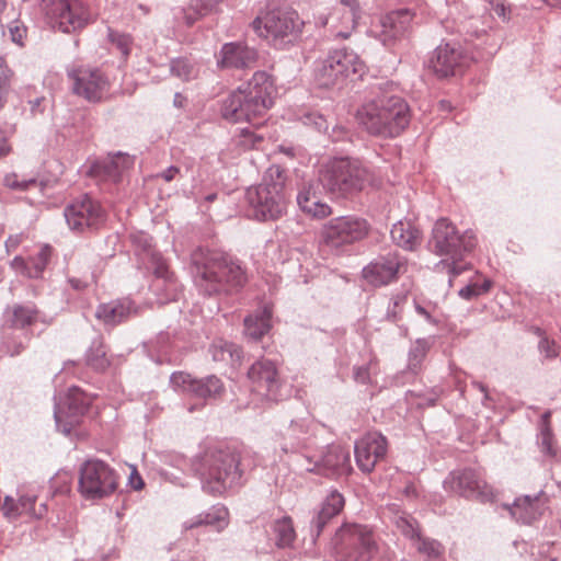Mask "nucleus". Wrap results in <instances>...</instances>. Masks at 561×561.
<instances>
[{
	"label": "nucleus",
	"mask_w": 561,
	"mask_h": 561,
	"mask_svg": "<svg viewBox=\"0 0 561 561\" xmlns=\"http://www.w3.org/2000/svg\"><path fill=\"white\" fill-rule=\"evenodd\" d=\"M275 95L273 78L265 71H256L244 85L224 101L222 117L231 123L248 122L260 127L274 104Z\"/></svg>",
	"instance_id": "obj_1"
},
{
	"label": "nucleus",
	"mask_w": 561,
	"mask_h": 561,
	"mask_svg": "<svg viewBox=\"0 0 561 561\" xmlns=\"http://www.w3.org/2000/svg\"><path fill=\"white\" fill-rule=\"evenodd\" d=\"M356 117L367 133L393 138L409 125L410 110L402 98L382 95L363 104Z\"/></svg>",
	"instance_id": "obj_2"
},
{
	"label": "nucleus",
	"mask_w": 561,
	"mask_h": 561,
	"mask_svg": "<svg viewBox=\"0 0 561 561\" xmlns=\"http://www.w3.org/2000/svg\"><path fill=\"white\" fill-rule=\"evenodd\" d=\"M192 263L196 277L209 294L242 286L247 280L241 265L218 251L197 249L192 253Z\"/></svg>",
	"instance_id": "obj_3"
},
{
	"label": "nucleus",
	"mask_w": 561,
	"mask_h": 561,
	"mask_svg": "<svg viewBox=\"0 0 561 561\" xmlns=\"http://www.w3.org/2000/svg\"><path fill=\"white\" fill-rule=\"evenodd\" d=\"M285 182L284 170L278 165H272L266 170L263 182L248 191V201L257 219L274 220L286 213Z\"/></svg>",
	"instance_id": "obj_4"
},
{
	"label": "nucleus",
	"mask_w": 561,
	"mask_h": 561,
	"mask_svg": "<svg viewBox=\"0 0 561 561\" xmlns=\"http://www.w3.org/2000/svg\"><path fill=\"white\" fill-rule=\"evenodd\" d=\"M319 181L330 193L346 196L364 190L370 173L356 159L333 158L322 164Z\"/></svg>",
	"instance_id": "obj_5"
},
{
	"label": "nucleus",
	"mask_w": 561,
	"mask_h": 561,
	"mask_svg": "<svg viewBox=\"0 0 561 561\" xmlns=\"http://www.w3.org/2000/svg\"><path fill=\"white\" fill-rule=\"evenodd\" d=\"M432 244L435 253L450 260V263H446V265L449 273L457 276L468 268L466 264H461V261L466 253L474 249L477 239L470 230L459 234L456 226L450 220L440 218L434 225Z\"/></svg>",
	"instance_id": "obj_6"
},
{
	"label": "nucleus",
	"mask_w": 561,
	"mask_h": 561,
	"mask_svg": "<svg viewBox=\"0 0 561 561\" xmlns=\"http://www.w3.org/2000/svg\"><path fill=\"white\" fill-rule=\"evenodd\" d=\"M239 461V455L229 448L207 451L202 469L204 489L214 495L222 494L240 478Z\"/></svg>",
	"instance_id": "obj_7"
},
{
	"label": "nucleus",
	"mask_w": 561,
	"mask_h": 561,
	"mask_svg": "<svg viewBox=\"0 0 561 561\" xmlns=\"http://www.w3.org/2000/svg\"><path fill=\"white\" fill-rule=\"evenodd\" d=\"M364 70L365 65L357 54L347 49H336L317 61L314 80L320 87L331 88L343 83L351 76H362Z\"/></svg>",
	"instance_id": "obj_8"
},
{
	"label": "nucleus",
	"mask_w": 561,
	"mask_h": 561,
	"mask_svg": "<svg viewBox=\"0 0 561 561\" xmlns=\"http://www.w3.org/2000/svg\"><path fill=\"white\" fill-rule=\"evenodd\" d=\"M336 540L341 561H370L378 552L374 531L365 525L344 524Z\"/></svg>",
	"instance_id": "obj_9"
},
{
	"label": "nucleus",
	"mask_w": 561,
	"mask_h": 561,
	"mask_svg": "<svg viewBox=\"0 0 561 561\" xmlns=\"http://www.w3.org/2000/svg\"><path fill=\"white\" fill-rule=\"evenodd\" d=\"M118 488V476L101 460H88L80 467L78 490L85 500H101Z\"/></svg>",
	"instance_id": "obj_10"
},
{
	"label": "nucleus",
	"mask_w": 561,
	"mask_h": 561,
	"mask_svg": "<svg viewBox=\"0 0 561 561\" xmlns=\"http://www.w3.org/2000/svg\"><path fill=\"white\" fill-rule=\"evenodd\" d=\"M304 24L297 11L289 8L266 11L252 23L260 37L275 42L298 36L302 32Z\"/></svg>",
	"instance_id": "obj_11"
},
{
	"label": "nucleus",
	"mask_w": 561,
	"mask_h": 561,
	"mask_svg": "<svg viewBox=\"0 0 561 561\" xmlns=\"http://www.w3.org/2000/svg\"><path fill=\"white\" fill-rule=\"evenodd\" d=\"M44 10L53 27L64 33L75 32L89 22V12L79 0H43Z\"/></svg>",
	"instance_id": "obj_12"
},
{
	"label": "nucleus",
	"mask_w": 561,
	"mask_h": 561,
	"mask_svg": "<svg viewBox=\"0 0 561 561\" xmlns=\"http://www.w3.org/2000/svg\"><path fill=\"white\" fill-rule=\"evenodd\" d=\"M368 232L366 220L342 216L329 220L320 231L321 241L330 248H340L362 240Z\"/></svg>",
	"instance_id": "obj_13"
},
{
	"label": "nucleus",
	"mask_w": 561,
	"mask_h": 561,
	"mask_svg": "<svg viewBox=\"0 0 561 561\" xmlns=\"http://www.w3.org/2000/svg\"><path fill=\"white\" fill-rule=\"evenodd\" d=\"M357 0H340L328 15L319 16L318 23L325 27L336 38H348L359 19Z\"/></svg>",
	"instance_id": "obj_14"
},
{
	"label": "nucleus",
	"mask_w": 561,
	"mask_h": 561,
	"mask_svg": "<svg viewBox=\"0 0 561 561\" xmlns=\"http://www.w3.org/2000/svg\"><path fill=\"white\" fill-rule=\"evenodd\" d=\"M444 485L447 491L482 502L492 501L495 497L494 489L483 480L478 471L472 469L450 473Z\"/></svg>",
	"instance_id": "obj_15"
},
{
	"label": "nucleus",
	"mask_w": 561,
	"mask_h": 561,
	"mask_svg": "<svg viewBox=\"0 0 561 561\" xmlns=\"http://www.w3.org/2000/svg\"><path fill=\"white\" fill-rule=\"evenodd\" d=\"M414 14L408 9L389 12L373 24L371 33L385 46H393L411 28Z\"/></svg>",
	"instance_id": "obj_16"
},
{
	"label": "nucleus",
	"mask_w": 561,
	"mask_h": 561,
	"mask_svg": "<svg viewBox=\"0 0 561 561\" xmlns=\"http://www.w3.org/2000/svg\"><path fill=\"white\" fill-rule=\"evenodd\" d=\"M73 92L90 102H99L110 90L107 78L94 68H77L69 72Z\"/></svg>",
	"instance_id": "obj_17"
},
{
	"label": "nucleus",
	"mask_w": 561,
	"mask_h": 561,
	"mask_svg": "<svg viewBox=\"0 0 561 561\" xmlns=\"http://www.w3.org/2000/svg\"><path fill=\"white\" fill-rule=\"evenodd\" d=\"M65 217L72 230L82 231L88 227H96L102 224L105 214L99 202L83 196L66 208Z\"/></svg>",
	"instance_id": "obj_18"
},
{
	"label": "nucleus",
	"mask_w": 561,
	"mask_h": 561,
	"mask_svg": "<svg viewBox=\"0 0 561 561\" xmlns=\"http://www.w3.org/2000/svg\"><path fill=\"white\" fill-rule=\"evenodd\" d=\"M401 272H405V261L397 253H389L367 265L363 277L368 284L380 287L393 282Z\"/></svg>",
	"instance_id": "obj_19"
},
{
	"label": "nucleus",
	"mask_w": 561,
	"mask_h": 561,
	"mask_svg": "<svg viewBox=\"0 0 561 561\" xmlns=\"http://www.w3.org/2000/svg\"><path fill=\"white\" fill-rule=\"evenodd\" d=\"M252 388L271 400L279 399V378L275 364L267 359L255 362L248 371Z\"/></svg>",
	"instance_id": "obj_20"
},
{
	"label": "nucleus",
	"mask_w": 561,
	"mask_h": 561,
	"mask_svg": "<svg viewBox=\"0 0 561 561\" xmlns=\"http://www.w3.org/2000/svg\"><path fill=\"white\" fill-rule=\"evenodd\" d=\"M467 61L468 58L460 47L445 44L436 48L428 67L436 76L446 78L460 73Z\"/></svg>",
	"instance_id": "obj_21"
},
{
	"label": "nucleus",
	"mask_w": 561,
	"mask_h": 561,
	"mask_svg": "<svg viewBox=\"0 0 561 561\" xmlns=\"http://www.w3.org/2000/svg\"><path fill=\"white\" fill-rule=\"evenodd\" d=\"M387 453V440L378 433H369L355 445V458L364 472H371Z\"/></svg>",
	"instance_id": "obj_22"
},
{
	"label": "nucleus",
	"mask_w": 561,
	"mask_h": 561,
	"mask_svg": "<svg viewBox=\"0 0 561 561\" xmlns=\"http://www.w3.org/2000/svg\"><path fill=\"white\" fill-rule=\"evenodd\" d=\"M299 210L308 218L322 220L332 214L331 206L324 201L319 183L304 184L297 194Z\"/></svg>",
	"instance_id": "obj_23"
},
{
	"label": "nucleus",
	"mask_w": 561,
	"mask_h": 561,
	"mask_svg": "<svg viewBox=\"0 0 561 561\" xmlns=\"http://www.w3.org/2000/svg\"><path fill=\"white\" fill-rule=\"evenodd\" d=\"M92 403V398L78 387H71L67 390L59 410L56 412V421L70 427L77 425L80 417L85 414Z\"/></svg>",
	"instance_id": "obj_24"
},
{
	"label": "nucleus",
	"mask_w": 561,
	"mask_h": 561,
	"mask_svg": "<svg viewBox=\"0 0 561 561\" xmlns=\"http://www.w3.org/2000/svg\"><path fill=\"white\" fill-rule=\"evenodd\" d=\"M547 504L548 497L540 493L534 497L529 495L517 497L512 505H505V508L517 522L531 524L545 513Z\"/></svg>",
	"instance_id": "obj_25"
},
{
	"label": "nucleus",
	"mask_w": 561,
	"mask_h": 561,
	"mask_svg": "<svg viewBox=\"0 0 561 561\" xmlns=\"http://www.w3.org/2000/svg\"><path fill=\"white\" fill-rule=\"evenodd\" d=\"M256 59V51L245 44L227 43L219 53L217 64L220 68L242 69L253 66Z\"/></svg>",
	"instance_id": "obj_26"
},
{
	"label": "nucleus",
	"mask_w": 561,
	"mask_h": 561,
	"mask_svg": "<svg viewBox=\"0 0 561 561\" xmlns=\"http://www.w3.org/2000/svg\"><path fill=\"white\" fill-rule=\"evenodd\" d=\"M53 254V248L48 244L39 245L35 256L27 260L21 255L15 256L11 263V268L18 274L27 278H38L45 271Z\"/></svg>",
	"instance_id": "obj_27"
},
{
	"label": "nucleus",
	"mask_w": 561,
	"mask_h": 561,
	"mask_svg": "<svg viewBox=\"0 0 561 561\" xmlns=\"http://www.w3.org/2000/svg\"><path fill=\"white\" fill-rule=\"evenodd\" d=\"M391 238L396 244L407 250H414L420 245L422 234L420 229L411 221H399L391 229Z\"/></svg>",
	"instance_id": "obj_28"
},
{
	"label": "nucleus",
	"mask_w": 561,
	"mask_h": 561,
	"mask_svg": "<svg viewBox=\"0 0 561 561\" xmlns=\"http://www.w3.org/2000/svg\"><path fill=\"white\" fill-rule=\"evenodd\" d=\"M130 312V301H112L99 306L96 310V318L102 320L105 324L115 325L128 318Z\"/></svg>",
	"instance_id": "obj_29"
},
{
	"label": "nucleus",
	"mask_w": 561,
	"mask_h": 561,
	"mask_svg": "<svg viewBox=\"0 0 561 561\" xmlns=\"http://www.w3.org/2000/svg\"><path fill=\"white\" fill-rule=\"evenodd\" d=\"M322 465L325 469L337 474H346L352 470L350 453L341 446L330 447L322 457Z\"/></svg>",
	"instance_id": "obj_30"
},
{
	"label": "nucleus",
	"mask_w": 561,
	"mask_h": 561,
	"mask_svg": "<svg viewBox=\"0 0 561 561\" xmlns=\"http://www.w3.org/2000/svg\"><path fill=\"white\" fill-rule=\"evenodd\" d=\"M344 497L341 493L333 491L323 502L321 510L319 511L314 524L318 529V534L323 529L325 524L335 515H337L344 507Z\"/></svg>",
	"instance_id": "obj_31"
},
{
	"label": "nucleus",
	"mask_w": 561,
	"mask_h": 561,
	"mask_svg": "<svg viewBox=\"0 0 561 561\" xmlns=\"http://www.w3.org/2000/svg\"><path fill=\"white\" fill-rule=\"evenodd\" d=\"M210 353L215 362H222L232 367L239 366L242 360L241 350L236 344L222 340L213 343Z\"/></svg>",
	"instance_id": "obj_32"
},
{
	"label": "nucleus",
	"mask_w": 561,
	"mask_h": 561,
	"mask_svg": "<svg viewBox=\"0 0 561 561\" xmlns=\"http://www.w3.org/2000/svg\"><path fill=\"white\" fill-rule=\"evenodd\" d=\"M272 310L265 307L259 314L244 319L245 334L253 340H260L271 329Z\"/></svg>",
	"instance_id": "obj_33"
},
{
	"label": "nucleus",
	"mask_w": 561,
	"mask_h": 561,
	"mask_svg": "<svg viewBox=\"0 0 561 561\" xmlns=\"http://www.w3.org/2000/svg\"><path fill=\"white\" fill-rule=\"evenodd\" d=\"M225 0H192L190 5L183 10V19L186 26H192L204 15L215 12L218 5Z\"/></svg>",
	"instance_id": "obj_34"
},
{
	"label": "nucleus",
	"mask_w": 561,
	"mask_h": 561,
	"mask_svg": "<svg viewBox=\"0 0 561 561\" xmlns=\"http://www.w3.org/2000/svg\"><path fill=\"white\" fill-rule=\"evenodd\" d=\"M211 526L216 530H221L228 525V511L224 506L214 507L210 512L199 515L197 518L191 520L187 525V529H192L198 526Z\"/></svg>",
	"instance_id": "obj_35"
},
{
	"label": "nucleus",
	"mask_w": 561,
	"mask_h": 561,
	"mask_svg": "<svg viewBox=\"0 0 561 561\" xmlns=\"http://www.w3.org/2000/svg\"><path fill=\"white\" fill-rule=\"evenodd\" d=\"M172 383L184 391L192 392L197 397H209L206 379H195L185 373H176L172 375Z\"/></svg>",
	"instance_id": "obj_36"
},
{
	"label": "nucleus",
	"mask_w": 561,
	"mask_h": 561,
	"mask_svg": "<svg viewBox=\"0 0 561 561\" xmlns=\"http://www.w3.org/2000/svg\"><path fill=\"white\" fill-rule=\"evenodd\" d=\"M275 543L279 548L290 547L296 539V531L290 517H283L273 524Z\"/></svg>",
	"instance_id": "obj_37"
},
{
	"label": "nucleus",
	"mask_w": 561,
	"mask_h": 561,
	"mask_svg": "<svg viewBox=\"0 0 561 561\" xmlns=\"http://www.w3.org/2000/svg\"><path fill=\"white\" fill-rule=\"evenodd\" d=\"M38 311L33 307L14 306L11 309L10 325L13 328H24L37 321Z\"/></svg>",
	"instance_id": "obj_38"
},
{
	"label": "nucleus",
	"mask_w": 561,
	"mask_h": 561,
	"mask_svg": "<svg viewBox=\"0 0 561 561\" xmlns=\"http://www.w3.org/2000/svg\"><path fill=\"white\" fill-rule=\"evenodd\" d=\"M171 71L183 81H188L197 77V70L186 59H176L172 61Z\"/></svg>",
	"instance_id": "obj_39"
},
{
	"label": "nucleus",
	"mask_w": 561,
	"mask_h": 561,
	"mask_svg": "<svg viewBox=\"0 0 561 561\" xmlns=\"http://www.w3.org/2000/svg\"><path fill=\"white\" fill-rule=\"evenodd\" d=\"M35 495H22L20 499V514H27L33 517L41 518L46 513V505L41 504L38 507L35 505Z\"/></svg>",
	"instance_id": "obj_40"
},
{
	"label": "nucleus",
	"mask_w": 561,
	"mask_h": 561,
	"mask_svg": "<svg viewBox=\"0 0 561 561\" xmlns=\"http://www.w3.org/2000/svg\"><path fill=\"white\" fill-rule=\"evenodd\" d=\"M264 141V136L251 128H243L239 134V145L243 149H257Z\"/></svg>",
	"instance_id": "obj_41"
},
{
	"label": "nucleus",
	"mask_w": 561,
	"mask_h": 561,
	"mask_svg": "<svg viewBox=\"0 0 561 561\" xmlns=\"http://www.w3.org/2000/svg\"><path fill=\"white\" fill-rule=\"evenodd\" d=\"M88 364L92 368L100 371L108 367L110 360L106 357V351L102 345L94 346L90 350V353L88 355Z\"/></svg>",
	"instance_id": "obj_42"
},
{
	"label": "nucleus",
	"mask_w": 561,
	"mask_h": 561,
	"mask_svg": "<svg viewBox=\"0 0 561 561\" xmlns=\"http://www.w3.org/2000/svg\"><path fill=\"white\" fill-rule=\"evenodd\" d=\"M108 37L112 44L115 45L119 50L122 56L126 58L130 53L133 44L131 37L127 34H121L114 31H110Z\"/></svg>",
	"instance_id": "obj_43"
},
{
	"label": "nucleus",
	"mask_w": 561,
	"mask_h": 561,
	"mask_svg": "<svg viewBox=\"0 0 561 561\" xmlns=\"http://www.w3.org/2000/svg\"><path fill=\"white\" fill-rule=\"evenodd\" d=\"M3 183L7 187L16 191H26L28 187L36 184L35 179L24 180L20 179L16 173H9L4 176Z\"/></svg>",
	"instance_id": "obj_44"
},
{
	"label": "nucleus",
	"mask_w": 561,
	"mask_h": 561,
	"mask_svg": "<svg viewBox=\"0 0 561 561\" xmlns=\"http://www.w3.org/2000/svg\"><path fill=\"white\" fill-rule=\"evenodd\" d=\"M417 550L430 558H438L443 552V547L436 540L419 539Z\"/></svg>",
	"instance_id": "obj_45"
},
{
	"label": "nucleus",
	"mask_w": 561,
	"mask_h": 561,
	"mask_svg": "<svg viewBox=\"0 0 561 561\" xmlns=\"http://www.w3.org/2000/svg\"><path fill=\"white\" fill-rule=\"evenodd\" d=\"M150 263L157 277L170 279L169 266L159 253L152 252L150 254Z\"/></svg>",
	"instance_id": "obj_46"
},
{
	"label": "nucleus",
	"mask_w": 561,
	"mask_h": 561,
	"mask_svg": "<svg viewBox=\"0 0 561 561\" xmlns=\"http://www.w3.org/2000/svg\"><path fill=\"white\" fill-rule=\"evenodd\" d=\"M397 527L402 531V534L407 537H415L417 536V524L416 522L410 517V516H399L396 519Z\"/></svg>",
	"instance_id": "obj_47"
},
{
	"label": "nucleus",
	"mask_w": 561,
	"mask_h": 561,
	"mask_svg": "<svg viewBox=\"0 0 561 561\" xmlns=\"http://www.w3.org/2000/svg\"><path fill=\"white\" fill-rule=\"evenodd\" d=\"M491 288V283L485 280L481 286L478 284H471L462 289H460L459 295L465 299H471L472 297H477L483 293L489 291Z\"/></svg>",
	"instance_id": "obj_48"
},
{
	"label": "nucleus",
	"mask_w": 561,
	"mask_h": 561,
	"mask_svg": "<svg viewBox=\"0 0 561 561\" xmlns=\"http://www.w3.org/2000/svg\"><path fill=\"white\" fill-rule=\"evenodd\" d=\"M10 77L11 71L5 65V59L0 56V107H2L4 103V95L9 85Z\"/></svg>",
	"instance_id": "obj_49"
},
{
	"label": "nucleus",
	"mask_w": 561,
	"mask_h": 561,
	"mask_svg": "<svg viewBox=\"0 0 561 561\" xmlns=\"http://www.w3.org/2000/svg\"><path fill=\"white\" fill-rule=\"evenodd\" d=\"M130 164V161L127 157H124L122 154L117 156L115 159H113L110 163L104 164V169L108 173V175L113 179H115L118 174V168L122 167L128 168Z\"/></svg>",
	"instance_id": "obj_50"
},
{
	"label": "nucleus",
	"mask_w": 561,
	"mask_h": 561,
	"mask_svg": "<svg viewBox=\"0 0 561 561\" xmlns=\"http://www.w3.org/2000/svg\"><path fill=\"white\" fill-rule=\"evenodd\" d=\"M20 502L19 503H15V501L10 497V496H7L4 499V502H3V505H2V512H3V515L7 517V518H14L16 517L18 515H20Z\"/></svg>",
	"instance_id": "obj_51"
},
{
	"label": "nucleus",
	"mask_w": 561,
	"mask_h": 561,
	"mask_svg": "<svg viewBox=\"0 0 561 561\" xmlns=\"http://www.w3.org/2000/svg\"><path fill=\"white\" fill-rule=\"evenodd\" d=\"M541 446H542V450L545 453H547L548 455H550V456H556L557 455V449L554 447L553 437H552V434H551V432H550V430L548 427H546L542 431V434H541Z\"/></svg>",
	"instance_id": "obj_52"
},
{
	"label": "nucleus",
	"mask_w": 561,
	"mask_h": 561,
	"mask_svg": "<svg viewBox=\"0 0 561 561\" xmlns=\"http://www.w3.org/2000/svg\"><path fill=\"white\" fill-rule=\"evenodd\" d=\"M301 121L305 125H313L318 129L325 127V121L323 116L314 112H308L304 114Z\"/></svg>",
	"instance_id": "obj_53"
},
{
	"label": "nucleus",
	"mask_w": 561,
	"mask_h": 561,
	"mask_svg": "<svg viewBox=\"0 0 561 561\" xmlns=\"http://www.w3.org/2000/svg\"><path fill=\"white\" fill-rule=\"evenodd\" d=\"M11 39L13 43L23 46V39L26 36V27L14 23L9 27Z\"/></svg>",
	"instance_id": "obj_54"
},
{
	"label": "nucleus",
	"mask_w": 561,
	"mask_h": 561,
	"mask_svg": "<svg viewBox=\"0 0 561 561\" xmlns=\"http://www.w3.org/2000/svg\"><path fill=\"white\" fill-rule=\"evenodd\" d=\"M407 301V295L405 294H402V295H397L394 298H393V308L391 310H389L388 312V317L392 320V321H398L400 319V313H401V306Z\"/></svg>",
	"instance_id": "obj_55"
},
{
	"label": "nucleus",
	"mask_w": 561,
	"mask_h": 561,
	"mask_svg": "<svg viewBox=\"0 0 561 561\" xmlns=\"http://www.w3.org/2000/svg\"><path fill=\"white\" fill-rule=\"evenodd\" d=\"M24 233L11 234L5 241V249L8 253L14 252L26 240Z\"/></svg>",
	"instance_id": "obj_56"
},
{
	"label": "nucleus",
	"mask_w": 561,
	"mask_h": 561,
	"mask_svg": "<svg viewBox=\"0 0 561 561\" xmlns=\"http://www.w3.org/2000/svg\"><path fill=\"white\" fill-rule=\"evenodd\" d=\"M207 389L209 390V397L219 396L224 391V385L221 380L215 376L206 378Z\"/></svg>",
	"instance_id": "obj_57"
},
{
	"label": "nucleus",
	"mask_w": 561,
	"mask_h": 561,
	"mask_svg": "<svg viewBox=\"0 0 561 561\" xmlns=\"http://www.w3.org/2000/svg\"><path fill=\"white\" fill-rule=\"evenodd\" d=\"M129 484L134 490H141L144 486V481L135 467L131 468Z\"/></svg>",
	"instance_id": "obj_58"
},
{
	"label": "nucleus",
	"mask_w": 561,
	"mask_h": 561,
	"mask_svg": "<svg viewBox=\"0 0 561 561\" xmlns=\"http://www.w3.org/2000/svg\"><path fill=\"white\" fill-rule=\"evenodd\" d=\"M540 346L546 350L548 357H556L558 355V352L554 347V342H550L549 340L545 339L540 342Z\"/></svg>",
	"instance_id": "obj_59"
},
{
	"label": "nucleus",
	"mask_w": 561,
	"mask_h": 561,
	"mask_svg": "<svg viewBox=\"0 0 561 561\" xmlns=\"http://www.w3.org/2000/svg\"><path fill=\"white\" fill-rule=\"evenodd\" d=\"M180 172V169L176 168V167H170L168 168L165 171H163L160 176L165 181V182H171L175 176L176 174H179Z\"/></svg>",
	"instance_id": "obj_60"
},
{
	"label": "nucleus",
	"mask_w": 561,
	"mask_h": 561,
	"mask_svg": "<svg viewBox=\"0 0 561 561\" xmlns=\"http://www.w3.org/2000/svg\"><path fill=\"white\" fill-rule=\"evenodd\" d=\"M11 152V145L8 139L0 138V157H5Z\"/></svg>",
	"instance_id": "obj_61"
},
{
	"label": "nucleus",
	"mask_w": 561,
	"mask_h": 561,
	"mask_svg": "<svg viewBox=\"0 0 561 561\" xmlns=\"http://www.w3.org/2000/svg\"><path fill=\"white\" fill-rule=\"evenodd\" d=\"M403 494L407 497H415L417 495L416 486L414 483H408L403 490Z\"/></svg>",
	"instance_id": "obj_62"
},
{
	"label": "nucleus",
	"mask_w": 561,
	"mask_h": 561,
	"mask_svg": "<svg viewBox=\"0 0 561 561\" xmlns=\"http://www.w3.org/2000/svg\"><path fill=\"white\" fill-rule=\"evenodd\" d=\"M415 310L419 314H421L422 317H424L427 321L430 322H435L434 319L432 318L431 313L422 306L420 305H416L415 306Z\"/></svg>",
	"instance_id": "obj_63"
},
{
	"label": "nucleus",
	"mask_w": 561,
	"mask_h": 561,
	"mask_svg": "<svg viewBox=\"0 0 561 561\" xmlns=\"http://www.w3.org/2000/svg\"><path fill=\"white\" fill-rule=\"evenodd\" d=\"M547 5L561 8V0H542Z\"/></svg>",
	"instance_id": "obj_64"
}]
</instances>
